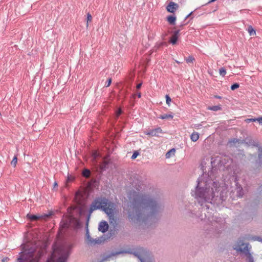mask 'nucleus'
<instances>
[{
    "mask_svg": "<svg viewBox=\"0 0 262 262\" xmlns=\"http://www.w3.org/2000/svg\"><path fill=\"white\" fill-rule=\"evenodd\" d=\"M175 149L174 148H172L169 150L166 154V158H170L171 156H173L175 153Z\"/></svg>",
    "mask_w": 262,
    "mask_h": 262,
    "instance_id": "obj_23",
    "label": "nucleus"
},
{
    "mask_svg": "<svg viewBox=\"0 0 262 262\" xmlns=\"http://www.w3.org/2000/svg\"><path fill=\"white\" fill-rule=\"evenodd\" d=\"M27 217L28 219H29L31 221H35V220H39V219L43 218H43L47 217H48V215L45 214L43 216H40V215L37 216L36 215H32V214H28L27 215Z\"/></svg>",
    "mask_w": 262,
    "mask_h": 262,
    "instance_id": "obj_14",
    "label": "nucleus"
},
{
    "mask_svg": "<svg viewBox=\"0 0 262 262\" xmlns=\"http://www.w3.org/2000/svg\"><path fill=\"white\" fill-rule=\"evenodd\" d=\"M247 31L249 33V35L251 36H253L256 34L255 31L253 29V28L251 26H250L248 27Z\"/></svg>",
    "mask_w": 262,
    "mask_h": 262,
    "instance_id": "obj_22",
    "label": "nucleus"
},
{
    "mask_svg": "<svg viewBox=\"0 0 262 262\" xmlns=\"http://www.w3.org/2000/svg\"><path fill=\"white\" fill-rule=\"evenodd\" d=\"M236 192H237V196L239 198H242L244 194L243 190L242 187L238 185V184H236Z\"/></svg>",
    "mask_w": 262,
    "mask_h": 262,
    "instance_id": "obj_15",
    "label": "nucleus"
},
{
    "mask_svg": "<svg viewBox=\"0 0 262 262\" xmlns=\"http://www.w3.org/2000/svg\"><path fill=\"white\" fill-rule=\"evenodd\" d=\"M173 117V115L172 113L170 114H164L162 115H161L159 118L162 119H172Z\"/></svg>",
    "mask_w": 262,
    "mask_h": 262,
    "instance_id": "obj_20",
    "label": "nucleus"
},
{
    "mask_svg": "<svg viewBox=\"0 0 262 262\" xmlns=\"http://www.w3.org/2000/svg\"><path fill=\"white\" fill-rule=\"evenodd\" d=\"M202 126V124H196L194 125V128L196 129H199Z\"/></svg>",
    "mask_w": 262,
    "mask_h": 262,
    "instance_id": "obj_34",
    "label": "nucleus"
},
{
    "mask_svg": "<svg viewBox=\"0 0 262 262\" xmlns=\"http://www.w3.org/2000/svg\"><path fill=\"white\" fill-rule=\"evenodd\" d=\"M261 157H262V155H259V158H261Z\"/></svg>",
    "mask_w": 262,
    "mask_h": 262,
    "instance_id": "obj_46",
    "label": "nucleus"
},
{
    "mask_svg": "<svg viewBox=\"0 0 262 262\" xmlns=\"http://www.w3.org/2000/svg\"><path fill=\"white\" fill-rule=\"evenodd\" d=\"M256 121H257L260 124H262V117L256 118Z\"/></svg>",
    "mask_w": 262,
    "mask_h": 262,
    "instance_id": "obj_37",
    "label": "nucleus"
},
{
    "mask_svg": "<svg viewBox=\"0 0 262 262\" xmlns=\"http://www.w3.org/2000/svg\"><path fill=\"white\" fill-rule=\"evenodd\" d=\"M179 8V6L177 4L171 2L169 3L166 7V9L168 12L170 13H174Z\"/></svg>",
    "mask_w": 262,
    "mask_h": 262,
    "instance_id": "obj_9",
    "label": "nucleus"
},
{
    "mask_svg": "<svg viewBox=\"0 0 262 262\" xmlns=\"http://www.w3.org/2000/svg\"><path fill=\"white\" fill-rule=\"evenodd\" d=\"M82 173H83V176L88 178V177H89L90 176V171L88 169H85V170H83Z\"/></svg>",
    "mask_w": 262,
    "mask_h": 262,
    "instance_id": "obj_26",
    "label": "nucleus"
},
{
    "mask_svg": "<svg viewBox=\"0 0 262 262\" xmlns=\"http://www.w3.org/2000/svg\"><path fill=\"white\" fill-rule=\"evenodd\" d=\"M80 195L79 193H76V197L77 198Z\"/></svg>",
    "mask_w": 262,
    "mask_h": 262,
    "instance_id": "obj_42",
    "label": "nucleus"
},
{
    "mask_svg": "<svg viewBox=\"0 0 262 262\" xmlns=\"http://www.w3.org/2000/svg\"><path fill=\"white\" fill-rule=\"evenodd\" d=\"M57 186V182H55L54 183V187H56Z\"/></svg>",
    "mask_w": 262,
    "mask_h": 262,
    "instance_id": "obj_43",
    "label": "nucleus"
},
{
    "mask_svg": "<svg viewBox=\"0 0 262 262\" xmlns=\"http://www.w3.org/2000/svg\"><path fill=\"white\" fill-rule=\"evenodd\" d=\"M244 254L246 262H254L253 253L251 252L250 250H247Z\"/></svg>",
    "mask_w": 262,
    "mask_h": 262,
    "instance_id": "obj_10",
    "label": "nucleus"
},
{
    "mask_svg": "<svg viewBox=\"0 0 262 262\" xmlns=\"http://www.w3.org/2000/svg\"><path fill=\"white\" fill-rule=\"evenodd\" d=\"M141 93H139L138 94V97L139 98H140V97H141Z\"/></svg>",
    "mask_w": 262,
    "mask_h": 262,
    "instance_id": "obj_44",
    "label": "nucleus"
},
{
    "mask_svg": "<svg viewBox=\"0 0 262 262\" xmlns=\"http://www.w3.org/2000/svg\"><path fill=\"white\" fill-rule=\"evenodd\" d=\"M244 142L248 146H256V143H255V142L251 138H246Z\"/></svg>",
    "mask_w": 262,
    "mask_h": 262,
    "instance_id": "obj_17",
    "label": "nucleus"
},
{
    "mask_svg": "<svg viewBox=\"0 0 262 262\" xmlns=\"http://www.w3.org/2000/svg\"><path fill=\"white\" fill-rule=\"evenodd\" d=\"M168 22L171 25H174L176 20V17L172 15L168 16L167 17Z\"/></svg>",
    "mask_w": 262,
    "mask_h": 262,
    "instance_id": "obj_19",
    "label": "nucleus"
},
{
    "mask_svg": "<svg viewBox=\"0 0 262 262\" xmlns=\"http://www.w3.org/2000/svg\"><path fill=\"white\" fill-rule=\"evenodd\" d=\"M221 107L220 106H211V107H209L208 108L209 110H212V111H219L220 110H221Z\"/></svg>",
    "mask_w": 262,
    "mask_h": 262,
    "instance_id": "obj_24",
    "label": "nucleus"
},
{
    "mask_svg": "<svg viewBox=\"0 0 262 262\" xmlns=\"http://www.w3.org/2000/svg\"><path fill=\"white\" fill-rule=\"evenodd\" d=\"M79 225L78 220L72 215L64 216L60 223L61 228H66L69 226L78 227Z\"/></svg>",
    "mask_w": 262,
    "mask_h": 262,
    "instance_id": "obj_5",
    "label": "nucleus"
},
{
    "mask_svg": "<svg viewBox=\"0 0 262 262\" xmlns=\"http://www.w3.org/2000/svg\"><path fill=\"white\" fill-rule=\"evenodd\" d=\"M108 228V225L105 221L101 222L98 226V230L103 233L105 232Z\"/></svg>",
    "mask_w": 262,
    "mask_h": 262,
    "instance_id": "obj_11",
    "label": "nucleus"
},
{
    "mask_svg": "<svg viewBox=\"0 0 262 262\" xmlns=\"http://www.w3.org/2000/svg\"><path fill=\"white\" fill-rule=\"evenodd\" d=\"M255 122V121H256V118H254V119H247L246 120V122L248 123V122Z\"/></svg>",
    "mask_w": 262,
    "mask_h": 262,
    "instance_id": "obj_35",
    "label": "nucleus"
},
{
    "mask_svg": "<svg viewBox=\"0 0 262 262\" xmlns=\"http://www.w3.org/2000/svg\"><path fill=\"white\" fill-rule=\"evenodd\" d=\"M138 155H139V153L137 151L134 152L132 156V159H136L137 158V157L138 156Z\"/></svg>",
    "mask_w": 262,
    "mask_h": 262,
    "instance_id": "obj_33",
    "label": "nucleus"
},
{
    "mask_svg": "<svg viewBox=\"0 0 262 262\" xmlns=\"http://www.w3.org/2000/svg\"><path fill=\"white\" fill-rule=\"evenodd\" d=\"M121 114V110H119L117 112V116H119L120 115V114Z\"/></svg>",
    "mask_w": 262,
    "mask_h": 262,
    "instance_id": "obj_40",
    "label": "nucleus"
},
{
    "mask_svg": "<svg viewBox=\"0 0 262 262\" xmlns=\"http://www.w3.org/2000/svg\"><path fill=\"white\" fill-rule=\"evenodd\" d=\"M179 35V30L174 31L170 39V43L172 45H175L177 43Z\"/></svg>",
    "mask_w": 262,
    "mask_h": 262,
    "instance_id": "obj_12",
    "label": "nucleus"
},
{
    "mask_svg": "<svg viewBox=\"0 0 262 262\" xmlns=\"http://www.w3.org/2000/svg\"><path fill=\"white\" fill-rule=\"evenodd\" d=\"M21 246L23 251L20 257L18 258L19 262H24V261L38 262L41 255V253L40 251L36 252L34 248H30L29 244L23 245Z\"/></svg>",
    "mask_w": 262,
    "mask_h": 262,
    "instance_id": "obj_4",
    "label": "nucleus"
},
{
    "mask_svg": "<svg viewBox=\"0 0 262 262\" xmlns=\"http://www.w3.org/2000/svg\"><path fill=\"white\" fill-rule=\"evenodd\" d=\"M111 82H112V79H111V78H109L107 81L106 86V87L109 86L110 85Z\"/></svg>",
    "mask_w": 262,
    "mask_h": 262,
    "instance_id": "obj_36",
    "label": "nucleus"
},
{
    "mask_svg": "<svg viewBox=\"0 0 262 262\" xmlns=\"http://www.w3.org/2000/svg\"><path fill=\"white\" fill-rule=\"evenodd\" d=\"M222 201L225 200L227 196V187L221 186L215 179H213L211 176L207 173H204L198 180V185L195 191V198L198 203L202 207L200 213L191 212V217L195 216L206 223H209L212 221L220 222L217 220L216 216H213L211 220L209 216L206 214L207 210L209 209L212 204L213 199L219 196Z\"/></svg>",
    "mask_w": 262,
    "mask_h": 262,
    "instance_id": "obj_2",
    "label": "nucleus"
},
{
    "mask_svg": "<svg viewBox=\"0 0 262 262\" xmlns=\"http://www.w3.org/2000/svg\"><path fill=\"white\" fill-rule=\"evenodd\" d=\"M87 243L90 245H95L96 244H100L102 240L100 238L93 239L90 236L89 238H86Z\"/></svg>",
    "mask_w": 262,
    "mask_h": 262,
    "instance_id": "obj_13",
    "label": "nucleus"
},
{
    "mask_svg": "<svg viewBox=\"0 0 262 262\" xmlns=\"http://www.w3.org/2000/svg\"><path fill=\"white\" fill-rule=\"evenodd\" d=\"M194 60V58L192 56H189L186 59V61L187 62H192Z\"/></svg>",
    "mask_w": 262,
    "mask_h": 262,
    "instance_id": "obj_32",
    "label": "nucleus"
},
{
    "mask_svg": "<svg viewBox=\"0 0 262 262\" xmlns=\"http://www.w3.org/2000/svg\"><path fill=\"white\" fill-rule=\"evenodd\" d=\"M128 192L129 202L126 210L130 222L150 225L158 221V214L163 210L162 204L150 194V188L141 182L135 183Z\"/></svg>",
    "mask_w": 262,
    "mask_h": 262,
    "instance_id": "obj_1",
    "label": "nucleus"
},
{
    "mask_svg": "<svg viewBox=\"0 0 262 262\" xmlns=\"http://www.w3.org/2000/svg\"><path fill=\"white\" fill-rule=\"evenodd\" d=\"M17 162V157L14 156L12 161H11V164L13 165L14 166H15Z\"/></svg>",
    "mask_w": 262,
    "mask_h": 262,
    "instance_id": "obj_27",
    "label": "nucleus"
},
{
    "mask_svg": "<svg viewBox=\"0 0 262 262\" xmlns=\"http://www.w3.org/2000/svg\"><path fill=\"white\" fill-rule=\"evenodd\" d=\"M162 134H163V132L160 127L150 130L148 132L146 133L147 135H149L151 137H159Z\"/></svg>",
    "mask_w": 262,
    "mask_h": 262,
    "instance_id": "obj_8",
    "label": "nucleus"
},
{
    "mask_svg": "<svg viewBox=\"0 0 262 262\" xmlns=\"http://www.w3.org/2000/svg\"><path fill=\"white\" fill-rule=\"evenodd\" d=\"M246 239L248 241H257L262 243V237L257 236H251L246 237Z\"/></svg>",
    "mask_w": 262,
    "mask_h": 262,
    "instance_id": "obj_16",
    "label": "nucleus"
},
{
    "mask_svg": "<svg viewBox=\"0 0 262 262\" xmlns=\"http://www.w3.org/2000/svg\"><path fill=\"white\" fill-rule=\"evenodd\" d=\"M141 85H142V83H140L138 84L137 85V89H139L141 88Z\"/></svg>",
    "mask_w": 262,
    "mask_h": 262,
    "instance_id": "obj_39",
    "label": "nucleus"
},
{
    "mask_svg": "<svg viewBox=\"0 0 262 262\" xmlns=\"http://www.w3.org/2000/svg\"><path fill=\"white\" fill-rule=\"evenodd\" d=\"M241 143H243V141L241 142L239 140L234 139L233 140L229 141V144L230 146L236 145L237 144H239Z\"/></svg>",
    "mask_w": 262,
    "mask_h": 262,
    "instance_id": "obj_21",
    "label": "nucleus"
},
{
    "mask_svg": "<svg viewBox=\"0 0 262 262\" xmlns=\"http://www.w3.org/2000/svg\"><path fill=\"white\" fill-rule=\"evenodd\" d=\"M239 86V84L238 83H236L231 85V89L232 90H234L238 88Z\"/></svg>",
    "mask_w": 262,
    "mask_h": 262,
    "instance_id": "obj_29",
    "label": "nucleus"
},
{
    "mask_svg": "<svg viewBox=\"0 0 262 262\" xmlns=\"http://www.w3.org/2000/svg\"><path fill=\"white\" fill-rule=\"evenodd\" d=\"M226 70L224 68H222L220 70V74L222 76H224L226 75Z\"/></svg>",
    "mask_w": 262,
    "mask_h": 262,
    "instance_id": "obj_28",
    "label": "nucleus"
},
{
    "mask_svg": "<svg viewBox=\"0 0 262 262\" xmlns=\"http://www.w3.org/2000/svg\"><path fill=\"white\" fill-rule=\"evenodd\" d=\"M199 138V134L198 133L194 132L190 136V139L192 141L196 142Z\"/></svg>",
    "mask_w": 262,
    "mask_h": 262,
    "instance_id": "obj_18",
    "label": "nucleus"
},
{
    "mask_svg": "<svg viewBox=\"0 0 262 262\" xmlns=\"http://www.w3.org/2000/svg\"><path fill=\"white\" fill-rule=\"evenodd\" d=\"M166 97V103L169 105H170V102H171V98L169 97V96L167 95H166L165 96Z\"/></svg>",
    "mask_w": 262,
    "mask_h": 262,
    "instance_id": "obj_30",
    "label": "nucleus"
},
{
    "mask_svg": "<svg viewBox=\"0 0 262 262\" xmlns=\"http://www.w3.org/2000/svg\"><path fill=\"white\" fill-rule=\"evenodd\" d=\"M89 237H90V233H89L88 230H87L86 233V238H89Z\"/></svg>",
    "mask_w": 262,
    "mask_h": 262,
    "instance_id": "obj_38",
    "label": "nucleus"
},
{
    "mask_svg": "<svg viewBox=\"0 0 262 262\" xmlns=\"http://www.w3.org/2000/svg\"><path fill=\"white\" fill-rule=\"evenodd\" d=\"M92 19V17L91 15L90 14L88 13V16H87V24H86L87 27L88 26L89 21H91Z\"/></svg>",
    "mask_w": 262,
    "mask_h": 262,
    "instance_id": "obj_31",
    "label": "nucleus"
},
{
    "mask_svg": "<svg viewBox=\"0 0 262 262\" xmlns=\"http://www.w3.org/2000/svg\"><path fill=\"white\" fill-rule=\"evenodd\" d=\"M97 209L103 210L109 216L110 220L112 219L114 220V215L116 209V205L114 203L105 198L96 199L91 205L89 217L91 214Z\"/></svg>",
    "mask_w": 262,
    "mask_h": 262,
    "instance_id": "obj_3",
    "label": "nucleus"
},
{
    "mask_svg": "<svg viewBox=\"0 0 262 262\" xmlns=\"http://www.w3.org/2000/svg\"><path fill=\"white\" fill-rule=\"evenodd\" d=\"M191 13H192V12H191L190 14H188V15L186 17V18H188V17L190 16V15L191 14Z\"/></svg>",
    "mask_w": 262,
    "mask_h": 262,
    "instance_id": "obj_45",
    "label": "nucleus"
},
{
    "mask_svg": "<svg viewBox=\"0 0 262 262\" xmlns=\"http://www.w3.org/2000/svg\"><path fill=\"white\" fill-rule=\"evenodd\" d=\"M233 249L236 251L244 253L247 250H251V247L249 243H245L242 239H238L233 246Z\"/></svg>",
    "mask_w": 262,
    "mask_h": 262,
    "instance_id": "obj_6",
    "label": "nucleus"
},
{
    "mask_svg": "<svg viewBox=\"0 0 262 262\" xmlns=\"http://www.w3.org/2000/svg\"><path fill=\"white\" fill-rule=\"evenodd\" d=\"M7 260H8V258H6L3 259L2 260V262H5V261H6V262H7Z\"/></svg>",
    "mask_w": 262,
    "mask_h": 262,
    "instance_id": "obj_41",
    "label": "nucleus"
},
{
    "mask_svg": "<svg viewBox=\"0 0 262 262\" xmlns=\"http://www.w3.org/2000/svg\"><path fill=\"white\" fill-rule=\"evenodd\" d=\"M99 156V154L97 151H94L92 155L93 161L95 162L96 158Z\"/></svg>",
    "mask_w": 262,
    "mask_h": 262,
    "instance_id": "obj_25",
    "label": "nucleus"
},
{
    "mask_svg": "<svg viewBox=\"0 0 262 262\" xmlns=\"http://www.w3.org/2000/svg\"><path fill=\"white\" fill-rule=\"evenodd\" d=\"M140 262H155L152 257L149 256L147 253L142 249L135 253Z\"/></svg>",
    "mask_w": 262,
    "mask_h": 262,
    "instance_id": "obj_7",
    "label": "nucleus"
}]
</instances>
